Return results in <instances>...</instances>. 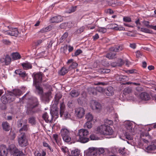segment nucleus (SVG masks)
I'll return each instance as SVG.
<instances>
[{
    "mask_svg": "<svg viewBox=\"0 0 156 156\" xmlns=\"http://www.w3.org/2000/svg\"><path fill=\"white\" fill-rule=\"evenodd\" d=\"M116 53L110 52L108 53H107L106 55V57L109 59H113L115 58L116 55Z\"/></svg>",
    "mask_w": 156,
    "mask_h": 156,
    "instance_id": "obj_31",
    "label": "nucleus"
},
{
    "mask_svg": "<svg viewBox=\"0 0 156 156\" xmlns=\"http://www.w3.org/2000/svg\"><path fill=\"white\" fill-rule=\"evenodd\" d=\"M42 73L41 72L34 73L32 75L33 78V84L41 83L42 80Z\"/></svg>",
    "mask_w": 156,
    "mask_h": 156,
    "instance_id": "obj_7",
    "label": "nucleus"
},
{
    "mask_svg": "<svg viewBox=\"0 0 156 156\" xmlns=\"http://www.w3.org/2000/svg\"><path fill=\"white\" fill-rule=\"evenodd\" d=\"M80 92L78 91L73 90L70 92V95L72 97H76L80 95Z\"/></svg>",
    "mask_w": 156,
    "mask_h": 156,
    "instance_id": "obj_30",
    "label": "nucleus"
},
{
    "mask_svg": "<svg viewBox=\"0 0 156 156\" xmlns=\"http://www.w3.org/2000/svg\"><path fill=\"white\" fill-rule=\"evenodd\" d=\"M46 154V152L43 151H42L41 153L35 152L34 153L35 156H45Z\"/></svg>",
    "mask_w": 156,
    "mask_h": 156,
    "instance_id": "obj_46",
    "label": "nucleus"
},
{
    "mask_svg": "<svg viewBox=\"0 0 156 156\" xmlns=\"http://www.w3.org/2000/svg\"><path fill=\"white\" fill-rule=\"evenodd\" d=\"M97 148L93 147H90L87 151L86 153L87 156H97L98 154Z\"/></svg>",
    "mask_w": 156,
    "mask_h": 156,
    "instance_id": "obj_11",
    "label": "nucleus"
},
{
    "mask_svg": "<svg viewBox=\"0 0 156 156\" xmlns=\"http://www.w3.org/2000/svg\"><path fill=\"white\" fill-rule=\"evenodd\" d=\"M22 66L24 69H27L32 68V66L29 63H23L22 64Z\"/></svg>",
    "mask_w": 156,
    "mask_h": 156,
    "instance_id": "obj_29",
    "label": "nucleus"
},
{
    "mask_svg": "<svg viewBox=\"0 0 156 156\" xmlns=\"http://www.w3.org/2000/svg\"><path fill=\"white\" fill-rule=\"evenodd\" d=\"M110 50L111 51L118 52L122 51L123 49V47L122 45H117L110 48Z\"/></svg>",
    "mask_w": 156,
    "mask_h": 156,
    "instance_id": "obj_20",
    "label": "nucleus"
},
{
    "mask_svg": "<svg viewBox=\"0 0 156 156\" xmlns=\"http://www.w3.org/2000/svg\"><path fill=\"white\" fill-rule=\"evenodd\" d=\"M62 20V17L60 16H55L51 19V22L52 23H58Z\"/></svg>",
    "mask_w": 156,
    "mask_h": 156,
    "instance_id": "obj_21",
    "label": "nucleus"
},
{
    "mask_svg": "<svg viewBox=\"0 0 156 156\" xmlns=\"http://www.w3.org/2000/svg\"><path fill=\"white\" fill-rule=\"evenodd\" d=\"M50 27L48 26L45 28H43L41 29L40 31V32L43 33L47 32V31L50 30Z\"/></svg>",
    "mask_w": 156,
    "mask_h": 156,
    "instance_id": "obj_47",
    "label": "nucleus"
},
{
    "mask_svg": "<svg viewBox=\"0 0 156 156\" xmlns=\"http://www.w3.org/2000/svg\"><path fill=\"white\" fill-rule=\"evenodd\" d=\"M61 149L62 151L64 153H66V152H68V149L66 147H64L63 146H62L61 147Z\"/></svg>",
    "mask_w": 156,
    "mask_h": 156,
    "instance_id": "obj_58",
    "label": "nucleus"
},
{
    "mask_svg": "<svg viewBox=\"0 0 156 156\" xmlns=\"http://www.w3.org/2000/svg\"><path fill=\"white\" fill-rule=\"evenodd\" d=\"M9 150L10 151L13 156H24V154L23 152L18 149L14 144L10 145L9 147Z\"/></svg>",
    "mask_w": 156,
    "mask_h": 156,
    "instance_id": "obj_5",
    "label": "nucleus"
},
{
    "mask_svg": "<svg viewBox=\"0 0 156 156\" xmlns=\"http://www.w3.org/2000/svg\"><path fill=\"white\" fill-rule=\"evenodd\" d=\"M98 30L99 32L104 33L107 31V29L104 27H100L98 29Z\"/></svg>",
    "mask_w": 156,
    "mask_h": 156,
    "instance_id": "obj_54",
    "label": "nucleus"
},
{
    "mask_svg": "<svg viewBox=\"0 0 156 156\" xmlns=\"http://www.w3.org/2000/svg\"><path fill=\"white\" fill-rule=\"evenodd\" d=\"M126 138L129 141H127V143L129 144H132V141H131L133 139V137L132 136L130 135L127 134V133L125 135Z\"/></svg>",
    "mask_w": 156,
    "mask_h": 156,
    "instance_id": "obj_36",
    "label": "nucleus"
},
{
    "mask_svg": "<svg viewBox=\"0 0 156 156\" xmlns=\"http://www.w3.org/2000/svg\"><path fill=\"white\" fill-rule=\"evenodd\" d=\"M142 23L145 26L148 28H151V25H149L150 22L149 21L144 20L142 22Z\"/></svg>",
    "mask_w": 156,
    "mask_h": 156,
    "instance_id": "obj_52",
    "label": "nucleus"
},
{
    "mask_svg": "<svg viewBox=\"0 0 156 156\" xmlns=\"http://www.w3.org/2000/svg\"><path fill=\"white\" fill-rule=\"evenodd\" d=\"M84 29V27H82L78 29L76 31V32L77 33L80 34L83 32Z\"/></svg>",
    "mask_w": 156,
    "mask_h": 156,
    "instance_id": "obj_62",
    "label": "nucleus"
},
{
    "mask_svg": "<svg viewBox=\"0 0 156 156\" xmlns=\"http://www.w3.org/2000/svg\"><path fill=\"white\" fill-rule=\"evenodd\" d=\"M2 126L3 130L5 131H9L10 129V126L7 122H3L2 124Z\"/></svg>",
    "mask_w": 156,
    "mask_h": 156,
    "instance_id": "obj_22",
    "label": "nucleus"
},
{
    "mask_svg": "<svg viewBox=\"0 0 156 156\" xmlns=\"http://www.w3.org/2000/svg\"><path fill=\"white\" fill-rule=\"evenodd\" d=\"M29 126L28 124L25 123L24 124L23 126L20 129L19 132L21 134L23 131H27L29 129Z\"/></svg>",
    "mask_w": 156,
    "mask_h": 156,
    "instance_id": "obj_25",
    "label": "nucleus"
},
{
    "mask_svg": "<svg viewBox=\"0 0 156 156\" xmlns=\"http://www.w3.org/2000/svg\"><path fill=\"white\" fill-rule=\"evenodd\" d=\"M110 69H101V72L102 73H106L110 72Z\"/></svg>",
    "mask_w": 156,
    "mask_h": 156,
    "instance_id": "obj_61",
    "label": "nucleus"
},
{
    "mask_svg": "<svg viewBox=\"0 0 156 156\" xmlns=\"http://www.w3.org/2000/svg\"><path fill=\"white\" fill-rule=\"evenodd\" d=\"M80 154L79 151L76 149L71 151V154L69 156H79Z\"/></svg>",
    "mask_w": 156,
    "mask_h": 156,
    "instance_id": "obj_27",
    "label": "nucleus"
},
{
    "mask_svg": "<svg viewBox=\"0 0 156 156\" xmlns=\"http://www.w3.org/2000/svg\"><path fill=\"white\" fill-rule=\"evenodd\" d=\"M75 102L73 101H68V105L70 108H73L75 106Z\"/></svg>",
    "mask_w": 156,
    "mask_h": 156,
    "instance_id": "obj_48",
    "label": "nucleus"
},
{
    "mask_svg": "<svg viewBox=\"0 0 156 156\" xmlns=\"http://www.w3.org/2000/svg\"><path fill=\"white\" fill-rule=\"evenodd\" d=\"M6 31L7 32L6 34L11 36H17L19 34L18 29L16 28H12L10 29L9 31L6 30L4 32Z\"/></svg>",
    "mask_w": 156,
    "mask_h": 156,
    "instance_id": "obj_15",
    "label": "nucleus"
},
{
    "mask_svg": "<svg viewBox=\"0 0 156 156\" xmlns=\"http://www.w3.org/2000/svg\"><path fill=\"white\" fill-rule=\"evenodd\" d=\"M9 135L11 136V139L13 140L15 137L16 134L13 132H11Z\"/></svg>",
    "mask_w": 156,
    "mask_h": 156,
    "instance_id": "obj_64",
    "label": "nucleus"
},
{
    "mask_svg": "<svg viewBox=\"0 0 156 156\" xmlns=\"http://www.w3.org/2000/svg\"><path fill=\"white\" fill-rule=\"evenodd\" d=\"M90 106L92 109L97 112L100 111L101 109V105L94 100H92L90 101Z\"/></svg>",
    "mask_w": 156,
    "mask_h": 156,
    "instance_id": "obj_8",
    "label": "nucleus"
},
{
    "mask_svg": "<svg viewBox=\"0 0 156 156\" xmlns=\"http://www.w3.org/2000/svg\"><path fill=\"white\" fill-rule=\"evenodd\" d=\"M86 119L88 121H92L93 119V117L91 114L88 113L86 115Z\"/></svg>",
    "mask_w": 156,
    "mask_h": 156,
    "instance_id": "obj_43",
    "label": "nucleus"
},
{
    "mask_svg": "<svg viewBox=\"0 0 156 156\" xmlns=\"http://www.w3.org/2000/svg\"><path fill=\"white\" fill-rule=\"evenodd\" d=\"M62 97V95L61 94H56L55 96V100L54 103H56L57 104H58L59 103V101Z\"/></svg>",
    "mask_w": 156,
    "mask_h": 156,
    "instance_id": "obj_32",
    "label": "nucleus"
},
{
    "mask_svg": "<svg viewBox=\"0 0 156 156\" xmlns=\"http://www.w3.org/2000/svg\"><path fill=\"white\" fill-rule=\"evenodd\" d=\"M117 25L116 24H112L108 25V26H109V28L113 29L115 30Z\"/></svg>",
    "mask_w": 156,
    "mask_h": 156,
    "instance_id": "obj_60",
    "label": "nucleus"
},
{
    "mask_svg": "<svg viewBox=\"0 0 156 156\" xmlns=\"http://www.w3.org/2000/svg\"><path fill=\"white\" fill-rule=\"evenodd\" d=\"M117 3L116 0H112L109 1L108 5L112 6L114 7L116 5Z\"/></svg>",
    "mask_w": 156,
    "mask_h": 156,
    "instance_id": "obj_44",
    "label": "nucleus"
},
{
    "mask_svg": "<svg viewBox=\"0 0 156 156\" xmlns=\"http://www.w3.org/2000/svg\"><path fill=\"white\" fill-rule=\"evenodd\" d=\"M38 105V102L37 99L34 98L33 101H30L27 106V113L28 115H33L35 112L33 109Z\"/></svg>",
    "mask_w": 156,
    "mask_h": 156,
    "instance_id": "obj_3",
    "label": "nucleus"
},
{
    "mask_svg": "<svg viewBox=\"0 0 156 156\" xmlns=\"http://www.w3.org/2000/svg\"><path fill=\"white\" fill-rule=\"evenodd\" d=\"M12 58L14 60L19 59L21 58L20 55L18 52L13 53L12 54Z\"/></svg>",
    "mask_w": 156,
    "mask_h": 156,
    "instance_id": "obj_33",
    "label": "nucleus"
},
{
    "mask_svg": "<svg viewBox=\"0 0 156 156\" xmlns=\"http://www.w3.org/2000/svg\"><path fill=\"white\" fill-rule=\"evenodd\" d=\"M8 100L7 95H2L1 98V100L2 102L4 104H5L8 103H9Z\"/></svg>",
    "mask_w": 156,
    "mask_h": 156,
    "instance_id": "obj_26",
    "label": "nucleus"
},
{
    "mask_svg": "<svg viewBox=\"0 0 156 156\" xmlns=\"http://www.w3.org/2000/svg\"><path fill=\"white\" fill-rule=\"evenodd\" d=\"M78 65V64L76 62H73L72 63L71 65L69 67V69L70 70L73 69H75L76 67Z\"/></svg>",
    "mask_w": 156,
    "mask_h": 156,
    "instance_id": "obj_45",
    "label": "nucleus"
},
{
    "mask_svg": "<svg viewBox=\"0 0 156 156\" xmlns=\"http://www.w3.org/2000/svg\"><path fill=\"white\" fill-rule=\"evenodd\" d=\"M146 149L149 152L153 151L156 149V146L154 144L150 145L147 146Z\"/></svg>",
    "mask_w": 156,
    "mask_h": 156,
    "instance_id": "obj_34",
    "label": "nucleus"
},
{
    "mask_svg": "<svg viewBox=\"0 0 156 156\" xmlns=\"http://www.w3.org/2000/svg\"><path fill=\"white\" fill-rule=\"evenodd\" d=\"M12 94L16 97L17 96H20L21 95L22 92L21 90L19 89H15L13 90V92H12Z\"/></svg>",
    "mask_w": 156,
    "mask_h": 156,
    "instance_id": "obj_38",
    "label": "nucleus"
},
{
    "mask_svg": "<svg viewBox=\"0 0 156 156\" xmlns=\"http://www.w3.org/2000/svg\"><path fill=\"white\" fill-rule=\"evenodd\" d=\"M89 90L90 91V94H96L95 91L96 90V89L94 88H90L89 89Z\"/></svg>",
    "mask_w": 156,
    "mask_h": 156,
    "instance_id": "obj_59",
    "label": "nucleus"
},
{
    "mask_svg": "<svg viewBox=\"0 0 156 156\" xmlns=\"http://www.w3.org/2000/svg\"><path fill=\"white\" fill-rule=\"evenodd\" d=\"M132 91V88L129 87H126L123 90V94L125 95L130 93Z\"/></svg>",
    "mask_w": 156,
    "mask_h": 156,
    "instance_id": "obj_35",
    "label": "nucleus"
},
{
    "mask_svg": "<svg viewBox=\"0 0 156 156\" xmlns=\"http://www.w3.org/2000/svg\"><path fill=\"white\" fill-rule=\"evenodd\" d=\"M127 73L130 74L136 73H137V71L136 69H133L128 70Z\"/></svg>",
    "mask_w": 156,
    "mask_h": 156,
    "instance_id": "obj_63",
    "label": "nucleus"
},
{
    "mask_svg": "<svg viewBox=\"0 0 156 156\" xmlns=\"http://www.w3.org/2000/svg\"><path fill=\"white\" fill-rule=\"evenodd\" d=\"M43 119L47 122H51L53 120V116L52 114L48 115L47 113L45 112L42 115Z\"/></svg>",
    "mask_w": 156,
    "mask_h": 156,
    "instance_id": "obj_16",
    "label": "nucleus"
},
{
    "mask_svg": "<svg viewBox=\"0 0 156 156\" xmlns=\"http://www.w3.org/2000/svg\"><path fill=\"white\" fill-rule=\"evenodd\" d=\"M96 90L100 93H102L103 92H104L105 89H104L103 87H97L96 88Z\"/></svg>",
    "mask_w": 156,
    "mask_h": 156,
    "instance_id": "obj_51",
    "label": "nucleus"
},
{
    "mask_svg": "<svg viewBox=\"0 0 156 156\" xmlns=\"http://www.w3.org/2000/svg\"><path fill=\"white\" fill-rule=\"evenodd\" d=\"M60 134L63 140L66 142L69 143L71 141L69 130L66 128H62L60 131Z\"/></svg>",
    "mask_w": 156,
    "mask_h": 156,
    "instance_id": "obj_4",
    "label": "nucleus"
},
{
    "mask_svg": "<svg viewBox=\"0 0 156 156\" xmlns=\"http://www.w3.org/2000/svg\"><path fill=\"white\" fill-rule=\"evenodd\" d=\"M29 122L32 125H34L36 123V121L35 117H31L28 119Z\"/></svg>",
    "mask_w": 156,
    "mask_h": 156,
    "instance_id": "obj_37",
    "label": "nucleus"
},
{
    "mask_svg": "<svg viewBox=\"0 0 156 156\" xmlns=\"http://www.w3.org/2000/svg\"><path fill=\"white\" fill-rule=\"evenodd\" d=\"M92 124L91 123V121H87L84 125V128H88V129H90L92 128Z\"/></svg>",
    "mask_w": 156,
    "mask_h": 156,
    "instance_id": "obj_41",
    "label": "nucleus"
},
{
    "mask_svg": "<svg viewBox=\"0 0 156 156\" xmlns=\"http://www.w3.org/2000/svg\"><path fill=\"white\" fill-rule=\"evenodd\" d=\"M97 151L98 154H100L105 152V150L103 148H97Z\"/></svg>",
    "mask_w": 156,
    "mask_h": 156,
    "instance_id": "obj_49",
    "label": "nucleus"
},
{
    "mask_svg": "<svg viewBox=\"0 0 156 156\" xmlns=\"http://www.w3.org/2000/svg\"><path fill=\"white\" fill-rule=\"evenodd\" d=\"M33 85L36 87V89L37 90L38 94H41L43 93V89L42 87H41L38 83L33 84Z\"/></svg>",
    "mask_w": 156,
    "mask_h": 156,
    "instance_id": "obj_24",
    "label": "nucleus"
},
{
    "mask_svg": "<svg viewBox=\"0 0 156 156\" xmlns=\"http://www.w3.org/2000/svg\"><path fill=\"white\" fill-rule=\"evenodd\" d=\"M25 123H27V120L24 121L23 119H21L18 122L17 126L18 127H22L24 124H25Z\"/></svg>",
    "mask_w": 156,
    "mask_h": 156,
    "instance_id": "obj_39",
    "label": "nucleus"
},
{
    "mask_svg": "<svg viewBox=\"0 0 156 156\" xmlns=\"http://www.w3.org/2000/svg\"><path fill=\"white\" fill-rule=\"evenodd\" d=\"M140 97L142 100L144 101L149 100L151 98L150 95L145 92L141 93L140 94Z\"/></svg>",
    "mask_w": 156,
    "mask_h": 156,
    "instance_id": "obj_18",
    "label": "nucleus"
},
{
    "mask_svg": "<svg viewBox=\"0 0 156 156\" xmlns=\"http://www.w3.org/2000/svg\"><path fill=\"white\" fill-rule=\"evenodd\" d=\"M51 91H48L45 94V96L46 98V101L48 102L49 101V99L51 98Z\"/></svg>",
    "mask_w": 156,
    "mask_h": 156,
    "instance_id": "obj_40",
    "label": "nucleus"
},
{
    "mask_svg": "<svg viewBox=\"0 0 156 156\" xmlns=\"http://www.w3.org/2000/svg\"><path fill=\"white\" fill-rule=\"evenodd\" d=\"M90 138L92 140H98L99 139V138L94 134L91 135L90 136Z\"/></svg>",
    "mask_w": 156,
    "mask_h": 156,
    "instance_id": "obj_53",
    "label": "nucleus"
},
{
    "mask_svg": "<svg viewBox=\"0 0 156 156\" xmlns=\"http://www.w3.org/2000/svg\"><path fill=\"white\" fill-rule=\"evenodd\" d=\"M98 133L105 135H111L113 134V129L106 124L102 125L98 127L97 130Z\"/></svg>",
    "mask_w": 156,
    "mask_h": 156,
    "instance_id": "obj_2",
    "label": "nucleus"
},
{
    "mask_svg": "<svg viewBox=\"0 0 156 156\" xmlns=\"http://www.w3.org/2000/svg\"><path fill=\"white\" fill-rule=\"evenodd\" d=\"M69 71V68L67 69L64 67H63L60 70L59 74L61 75H64Z\"/></svg>",
    "mask_w": 156,
    "mask_h": 156,
    "instance_id": "obj_28",
    "label": "nucleus"
},
{
    "mask_svg": "<svg viewBox=\"0 0 156 156\" xmlns=\"http://www.w3.org/2000/svg\"><path fill=\"white\" fill-rule=\"evenodd\" d=\"M125 148H120L119 150V153L121 154L124 155L125 154Z\"/></svg>",
    "mask_w": 156,
    "mask_h": 156,
    "instance_id": "obj_57",
    "label": "nucleus"
},
{
    "mask_svg": "<svg viewBox=\"0 0 156 156\" xmlns=\"http://www.w3.org/2000/svg\"><path fill=\"white\" fill-rule=\"evenodd\" d=\"M65 110V106L63 102L61 103L60 104V116L62 117L64 113V116L66 118H69L70 117V115L67 112H64Z\"/></svg>",
    "mask_w": 156,
    "mask_h": 156,
    "instance_id": "obj_9",
    "label": "nucleus"
},
{
    "mask_svg": "<svg viewBox=\"0 0 156 156\" xmlns=\"http://www.w3.org/2000/svg\"><path fill=\"white\" fill-rule=\"evenodd\" d=\"M89 134L88 131L85 129H81L78 131L76 136V139L77 141L82 143H86L87 142L89 139L87 136Z\"/></svg>",
    "mask_w": 156,
    "mask_h": 156,
    "instance_id": "obj_1",
    "label": "nucleus"
},
{
    "mask_svg": "<svg viewBox=\"0 0 156 156\" xmlns=\"http://www.w3.org/2000/svg\"><path fill=\"white\" fill-rule=\"evenodd\" d=\"M56 103H53V105L51 108L50 112L55 115L58 116L59 114V110L57 105Z\"/></svg>",
    "mask_w": 156,
    "mask_h": 156,
    "instance_id": "obj_14",
    "label": "nucleus"
},
{
    "mask_svg": "<svg viewBox=\"0 0 156 156\" xmlns=\"http://www.w3.org/2000/svg\"><path fill=\"white\" fill-rule=\"evenodd\" d=\"M124 62L122 59H119L117 62H114L112 63L111 66L113 67L121 66L124 64Z\"/></svg>",
    "mask_w": 156,
    "mask_h": 156,
    "instance_id": "obj_19",
    "label": "nucleus"
},
{
    "mask_svg": "<svg viewBox=\"0 0 156 156\" xmlns=\"http://www.w3.org/2000/svg\"><path fill=\"white\" fill-rule=\"evenodd\" d=\"M123 20L126 22H129L131 21V19L129 17L125 16L123 18Z\"/></svg>",
    "mask_w": 156,
    "mask_h": 156,
    "instance_id": "obj_56",
    "label": "nucleus"
},
{
    "mask_svg": "<svg viewBox=\"0 0 156 156\" xmlns=\"http://www.w3.org/2000/svg\"><path fill=\"white\" fill-rule=\"evenodd\" d=\"M7 95V97L8 98L9 103H10L11 102L13 101L15 99V96L12 92Z\"/></svg>",
    "mask_w": 156,
    "mask_h": 156,
    "instance_id": "obj_23",
    "label": "nucleus"
},
{
    "mask_svg": "<svg viewBox=\"0 0 156 156\" xmlns=\"http://www.w3.org/2000/svg\"><path fill=\"white\" fill-rule=\"evenodd\" d=\"M104 93L106 95L111 97L114 94V89L113 87L109 86L105 89Z\"/></svg>",
    "mask_w": 156,
    "mask_h": 156,
    "instance_id": "obj_13",
    "label": "nucleus"
},
{
    "mask_svg": "<svg viewBox=\"0 0 156 156\" xmlns=\"http://www.w3.org/2000/svg\"><path fill=\"white\" fill-rule=\"evenodd\" d=\"M18 141L19 145L21 147H25L27 145L28 141L24 133H22L19 136Z\"/></svg>",
    "mask_w": 156,
    "mask_h": 156,
    "instance_id": "obj_6",
    "label": "nucleus"
},
{
    "mask_svg": "<svg viewBox=\"0 0 156 156\" xmlns=\"http://www.w3.org/2000/svg\"><path fill=\"white\" fill-rule=\"evenodd\" d=\"M125 127L127 129V132L133 133L134 129L133 128V125L131 122H127L125 124Z\"/></svg>",
    "mask_w": 156,
    "mask_h": 156,
    "instance_id": "obj_17",
    "label": "nucleus"
},
{
    "mask_svg": "<svg viewBox=\"0 0 156 156\" xmlns=\"http://www.w3.org/2000/svg\"><path fill=\"white\" fill-rule=\"evenodd\" d=\"M68 34L67 32H65L62 35L60 39V42H62L63 41L68 37Z\"/></svg>",
    "mask_w": 156,
    "mask_h": 156,
    "instance_id": "obj_42",
    "label": "nucleus"
},
{
    "mask_svg": "<svg viewBox=\"0 0 156 156\" xmlns=\"http://www.w3.org/2000/svg\"><path fill=\"white\" fill-rule=\"evenodd\" d=\"M0 62L4 65H7L11 62V58L9 55H4L0 59Z\"/></svg>",
    "mask_w": 156,
    "mask_h": 156,
    "instance_id": "obj_12",
    "label": "nucleus"
},
{
    "mask_svg": "<svg viewBox=\"0 0 156 156\" xmlns=\"http://www.w3.org/2000/svg\"><path fill=\"white\" fill-rule=\"evenodd\" d=\"M105 123L107 125H111L113 124V122L111 120H108V119H105Z\"/></svg>",
    "mask_w": 156,
    "mask_h": 156,
    "instance_id": "obj_55",
    "label": "nucleus"
},
{
    "mask_svg": "<svg viewBox=\"0 0 156 156\" xmlns=\"http://www.w3.org/2000/svg\"><path fill=\"white\" fill-rule=\"evenodd\" d=\"M68 23H64L61 24L60 26V27L62 29H66L68 27Z\"/></svg>",
    "mask_w": 156,
    "mask_h": 156,
    "instance_id": "obj_50",
    "label": "nucleus"
},
{
    "mask_svg": "<svg viewBox=\"0 0 156 156\" xmlns=\"http://www.w3.org/2000/svg\"><path fill=\"white\" fill-rule=\"evenodd\" d=\"M75 112L76 116L79 118H82L85 114V110L83 108L79 107L76 108Z\"/></svg>",
    "mask_w": 156,
    "mask_h": 156,
    "instance_id": "obj_10",
    "label": "nucleus"
}]
</instances>
